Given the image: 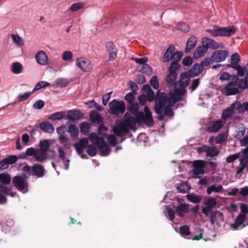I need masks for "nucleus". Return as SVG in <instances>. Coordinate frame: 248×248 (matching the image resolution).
<instances>
[{"label": "nucleus", "mask_w": 248, "mask_h": 248, "mask_svg": "<svg viewBox=\"0 0 248 248\" xmlns=\"http://www.w3.org/2000/svg\"><path fill=\"white\" fill-rule=\"evenodd\" d=\"M144 111V113L141 112L135 117L130 116L128 113L126 112L124 115V121H122V122L125 126H127L128 129L130 128L131 129L136 126L137 122L144 123L147 126L152 125L154 123L152 114L147 106H145Z\"/></svg>", "instance_id": "nucleus-1"}, {"label": "nucleus", "mask_w": 248, "mask_h": 248, "mask_svg": "<svg viewBox=\"0 0 248 248\" xmlns=\"http://www.w3.org/2000/svg\"><path fill=\"white\" fill-rule=\"evenodd\" d=\"M170 101L168 94L165 93L158 92L155 96V112L158 114L157 119L159 121H162L164 119L165 116L163 114V108L165 105L170 104Z\"/></svg>", "instance_id": "nucleus-2"}, {"label": "nucleus", "mask_w": 248, "mask_h": 248, "mask_svg": "<svg viewBox=\"0 0 248 248\" xmlns=\"http://www.w3.org/2000/svg\"><path fill=\"white\" fill-rule=\"evenodd\" d=\"M188 85H186L185 82L179 80L175 84L174 92L169 93V99L171 101V104L174 105L176 102L181 100L182 96L186 93V88Z\"/></svg>", "instance_id": "nucleus-3"}, {"label": "nucleus", "mask_w": 248, "mask_h": 248, "mask_svg": "<svg viewBox=\"0 0 248 248\" xmlns=\"http://www.w3.org/2000/svg\"><path fill=\"white\" fill-rule=\"evenodd\" d=\"M243 90L248 89V75L244 79L239 80V83L235 81H230L225 86L224 89L227 95H235L239 93L238 89Z\"/></svg>", "instance_id": "nucleus-4"}, {"label": "nucleus", "mask_w": 248, "mask_h": 248, "mask_svg": "<svg viewBox=\"0 0 248 248\" xmlns=\"http://www.w3.org/2000/svg\"><path fill=\"white\" fill-rule=\"evenodd\" d=\"M89 137L93 144L97 145L100 149L102 155L107 156L110 154L111 150L103 137H99L94 132L90 133Z\"/></svg>", "instance_id": "nucleus-5"}, {"label": "nucleus", "mask_w": 248, "mask_h": 248, "mask_svg": "<svg viewBox=\"0 0 248 248\" xmlns=\"http://www.w3.org/2000/svg\"><path fill=\"white\" fill-rule=\"evenodd\" d=\"M203 70L202 65L196 63L188 71L182 73L179 79L185 82L186 85H189L190 82V78L199 76Z\"/></svg>", "instance_id": "nucleus-6"}, {"label": "nucleus", "mask_w": 248, "mask_h": 248, "mask_svg": "<svg viewBox=\"0 0 248 248\" xmlns=\"http://www.w3.org/2000/svg\"><path fill=\"white\" fill-rule=\"evenodd\" d=\"M236 30V28L234 26L227 27H219L215 26L212 29L206 30V31L214 37H230L235 33Z\"/></svg>", "instance_id": "nucleus-7"}, {"label": "nucleus", "mask_w": 248, "mask_h": 248, "mask_svg": "<svg viewBox=\"0 0 248 248\" xmlns=\"http://www.w3.org/2000/svg\"><path fill=\"white\" fill-rule=\"evenodd\" d=\"M12 182L18 190L24 193L28 191V176L26 174H22L14 177Z\"/></svg>", "instance_id": "nucleus-8"}, {"label": "nucleus", "mask_w": 248, "mask_h": 248, "mask_svg": "<svg viewBox=\"0 0 248 248\" xmlns=\"http://www.w3.org/2000/svg\"><path fill=\"white\" fill-rule=\"evenodd\" d=\"M109 113L112 115H117L123 114L125 110V105L123 101H118L113 99L109 103Z\"/></svg>", "instance_id": "nucleus-9"}, {"label": "nucleus", "mask_w": 248, "mask_h": 248, "mask_svg": "<svg viewBox=\"0 0 248 248\" xmlns=\"http://www.w3.org/2000/svg\"><path fill=\"white\" fill-rule=\"evenodd\" d=\"M39 148L37 149L40 156H37V159H41L42 161L44 162L47 159V151L49 150V148L50 146V143L49 140H41L39 142Z\"/></svg>", "instance_id": "nucleus-10"}, {"label": "nucleus", "mask_w": 248, "mask_h": 248, "mask_svg": "<svg viewBox=\"0 0 248 248\" xmlns=\"http://www.w3.org/2000/svg\"><path fill=\"white\" fill-rule=\"evenodd\" d=\"M192 173L194 175H203L204 173L205 161L202 160H197L194 161L192 164Z\"/></svg>", "instance_id": "nucleus-11"}, {"label": "nucleus", "mask_w": 248, "mask_h": 248, "mask_svg": "<svg viewBox=\"0 0 248 248\" xmlns=\"http://www.w3.org/2000/svg\"><path fill=\"white\" fill-rule=\"evenodd\" d=\"M76 64L83 71L88 72L92 68L90 61L85 58H78L76 60Z\"/></svg>", "instance_id": "nucleus-12"}, {"label": "nucleus", "mask_w": 248, "mask_h": 248, "mask_svg": "<svg viewBox=\"0 0 248 248\" xmlns=\"http://www.w3.org/2000/svg\"><path fill=\"white\" fill-rule=\"evenodd\" d=\"M33 156V157L35 159L36 161L39 162H43L42 161V159L40 158L39 159H37V156H40L38 152L37 151V149L33 147L28 148L26 149L25 152H21L19 155L18 157L20 159H25L28 156Z\"/></svg>", "instance_id": "nucleus-13"}, {"label": "nucleus", "mask_w": 248, "mask_h": 248, "mask_svg": "<svg viewBox=\"0 0 248 248\" xmlns=\"http://www.w3.org/2000/svg\"><path fill=\"white\" fill-rule=\"evenodd\" d=\"M235 111H237L238 113L239 108L236 100L232 103L229 107L223 110L222 113V118L225 120L228 119L235 113Z\"/></svg>", "instance_id": "nucleus-14"}, {"label": "nucleus", "mask_w": 248, "mask_h": 248, "mask_svg": "<svg viewBox=\"0 0 248 248\" xmlns=\"http://www.w3.org/2000/svg\"><path fill=\"white\" fill-rule=\"evenodd\" d=\"M113 131L115 135L119 137H123L129 132L127 126H125L122 121H121L118 124L113 127Z\"/></svg>", "instance_id": "nucleus-15"}, {"label": "nucleus", "mask_w": 248, "mask_h": 248, "mask_svg": "<svg viewBox=\"0 0 248 248\" xmlns=\"http://www.w3.org/2000/svg\"><path fill=\"white\" fill-rule=\"evenodd\" d=\"M246 219V216L243 214H239L238 216L236 217L234 223L231 225V228L233 230H237L240 226H242V228H245L248 225V223L247 224L245 223V221Z\"/></svg>", "instance_id": "nucleus-16"}, {"label": "nucleus", "mask_w": 248, "mask_h": 248, "mask_svg": "<svg viewBox=\"0 0 248 248\" xmlns=\"http://www.w3.org/2000/svg\"><path fill=\"white\" fill-rule=\"evenodd\" d=\"M106 48L109 54V60L114 61L117 58V49L113 42L109 41L106 44Z\"/></svg>", "instance_id": "nucleus-17"}, {"label": "nucleus", "mask_w": 248, "mask_h": 248, "mask_svg": "<svg viewBox=\"0 0 248 248\" xmlns=\"http://www.w3.org/2000/svg\"><path fill=\"white\" fill-rule=\"evenodd\" d=\"M224 124L221 120L211 121L207 127V131L210 133L217 132Z\"/></svg>", "instance_id": "nucleus-18"}, {"label": "nucleus", "mask_w": 248, "mask_h": 248, "mask_svg": "<svg viewBox=\"0 0 248 248\" xmlns=\"http://www.w3.org/2000/svg\"><path fill=\"white\" fill-rule=\"evenodd\" d=\"M190 212L189 204L187 203H179L175 207V213L180 217H184L185 213Z\"/></svg>", "instance_id": "nucleus-19"}, {"label": "nucleus", "mask_w": 248, "mask_h": 248, "mask_svg": "<svg viewBox=\"0 0 248 248\" xmlns=\"http://www.w3.org/2000/svg\"><path fill=\"white\" fill-rule=\"evenodd\" d=\"M228 55L226 50H217L213 52L211 57L215 62H218L224 61Z\"/></svg>", "instance_id": "nucleus-20"}, {"label": "nucleus", "mask_w": 248, "mask_h": 248, "mask_svg": "<svg viewBox=\"0 0 248 248\" xmlns=\"http://www.w3.org/2000/svg\"><path fill=\"white\" fill-rule=\"evenodd\" d=\"M89 140L86 138H81L78 142L75 143L73 146L78 154H81L83 152V149L86 148L88 145Z\"/></svg>", "instance_id": "nucleus-21"}, {"label": "nucleus", "mask_w": 248, "mask_h": 248, "mask_svg": "<svg viewBox=\"0 0 248 248\" xmlns=\"http://www.w3.org/2000/svg\"><path fill=\"white\" fill-rule=\"evenodd\" d=\"M202 45L206 47L207 50L208 48L216 49L219 47L217 42L207 37L202 38Z\"/></svg>", "instance_id": "nucleus-22"}, {"label": "nucleus", "mask_w": 248, "mask_h": 248, "mask_svg": "<svg viewBox=\"0 0 248 248\" xmlns=\"http://www.w3.org/2000/svg\"><path fill=\"white\" fill-rule=\"evenodd\" d=\"M35 59L37 63L41 65H46L48 63V57L46 53L42 50L36 54Z\"/></svg>", "instance_id": "nucleus-23"}, {"label": "nucleus", "mask_w": 248, "mask_h": 248, "mask_svg": "<svg viewBox=\"0 0 248 248\" xmlns=\"http://www.w3.org/2000/svg\"><path fill=\"white\" fill-rule=\"evenodd\" d=\"M83 116L79 110H72L68 111L66 115V119L71 121H76L80 119Z\"/></svg>", "instance_id": "nucleus-24"}, {"label": "nucleus", "mask_w": 248, "mask_h": 248, "mask_svg": "<svg viewBox=\"0 0 248 248\" xmlns=\"http://www.w3.org/2000/svg\"><path fill=\"white\" fill-rule=\"evenodd\" d=\"M175 48L174 46L170 45L166 50L162 58V61L164 62H168L170 60H173V56Z\"/></svg>", "instance_id": "nucleus-25"}, {"label": "nucleus", "mask_w": 248, "mask_h": 248, "mask_svg": "<svg viewBox=\"0 0 248 248\" xmlns=\"http://www.w3.org/2000/svg\"><path fill=\"white\" fill-rule=\"evenodd\" d=\"M33 174L37 177H42L44 175L45 169L40 164H35L31 168Z\"/></svg>", "instance_id": "nucleus-26"}, {"label": "nucleus", "mask_w": 248, "mask_h": 248, "mask_svg": "<svg viewBox=\"0 0 248 248\" xmlns=\"http://www.w3.org/2000/svg\"><path fill=\"white\" fill-rule=\"evenodd\" d=\"M197 43V38L195 36H191L187 41L186 46L185 49V52L189 53L196 45Z\"/></svg>", "instance_id": "nucleus-27"}, {"label": "nucleus", "mask_w": 248, "mask_h": 248, "mask_svg": "<svg viewBox=\"0 0 248 248\" xmlns=\"http://www.w3.org/2000/svg\"><path fill=\"white\" fill-rule=\"evenodd\" d=\"M39 127L46 133H52L54 132V128L52 124L48 122L41 123L40 124Z\"/></svg>", "instance_id": "nucleus-28"}, {"label": "nucleus", "mask_w": 248, "mask_h": 248, "mask_svg": "<svg viewBox=\"0 0 248 248\" xmlns=\"http://www.w3.org/2000/svg\"><path fill=\"white\" fill-rule=\"evenodd\" d=\"M89 116L91 121L93 123L96 122L97 124H99L102 122L103 118L101 115L94 110L91 111Z\"/></svg>", "instance_id": "nucleus-29"}, {"label": "nucleus", "mask_w": 248, "mask_h": 248, "mask_svg": "<svg viewBox=\"0 0 248 248\" xmlns=\"http://www.w3.org/2000/svg\"><path fill=\"white\" fill-rule=\"evenodd\" d=\"M207 49L205 46L202 45V46L198 47L195 52L194 53V58L198 59L203 56L207 51Z\"/></svg>", "instance_id": "nucleus-30"}, {"label": "nucleus", "mask_w": 248, "mask_h": 248, "mask_svg": "<svg viewBox=\"0 0 248 248\" xmlns=\"http://www.w3.org/2000/svg\"><path fill=\"white\" fill-rule=\"evenodd\" d=\"M186 197L189 202L194 203H199L202 201L201 196L194 193L187 194Z\"/></svg>", "instance_id": "nucleus-31"}, {"label": "nucleus", "mask_w": 248, "mask_h": 248, "mask_svg": "<svg viewBox=\"0 0 248 248\" xmlns=\"http://www.w3.org/2000/svg\"><path fill=\"white\" fill-rule=\"evenodd\" d=\"M240 61V56L238 53H235L231 56V64H228L227 66L229 67H234L238 65V62Z\"/></svg>", "instance_id": "nucleus-32"}, {"label": "nucleus", "mask_w": 248, "mask_h": 248, "mask_svg": "<svg viewBox=\"0 0 248 248\" xmlns=\"http://www.w3.org/2000/svg\"><path fill=\"white\" fill-rule=\"evenodd\" d=\"M223 189V186L220 185L214 184L207 188L206 192L208 195L211 194L213 192H219Z\"/></svg>", "instance_id": "nucleus-33"}, {"label": "nucleus", "mask_w": 248, "mask_h": 248, "mask_svg": "<svg viewBox=\"0 0 248 248\" xmlns=\"http://www.w3.org/2000/svg\"><path fill=\"white\" fill-rule=\"evenodd\" d=\"M178 74L172 73V72H169V75L166 78V81L171 85H174L177 82L176 80L177 78Z\"/></svg>", "instance_id": "nucleus-34"}, {"label": "nucleus", "mask_w": 248, "mask_h": 248, "mask_svg": "<svg viewBox=\"0 0 248 248\" xmlns=\"http://www.w3.org/2000/svg\"><path fill=\"white\" fill-rule=\"evenodd\" d=\"M68 132L73 138H77L79 134L78 128L75 124H71L69 126Z\"/></svg>", "instance_id": "nucleus-35"}, {"label": "nucleus", "mask_w": 248, "mask_h": 248, "mask_svg": "<svg viewBox=\"0 0 248 248\" xmlns=\"http://www.w3.org/2000/svg\"><path fill=\"white\" fill-rule=\"evenodd\" d=\"M65 116V112L64 111H59L51 115L48 117V119L51 121L60 120L63 119Z\"/></svg>", "instance_id": "nucleus-36"}, {"label": "nucleus", "mask_w": 248, "mask_h": 248, "mask_svg": "<svg viewBox=\"0 0 248 248\" xmlns=\"http://www.w3.org/2000/svg\"><path fill=\"white\" fill-rule=\"evenodd\" d=\"M219 151L218 149L215 146H209L207 154V156L213 157L218 155Z\"/></svg>", "instance_id": "nucleus-37"}, {"label": "nucleus", "mask_w": 248, "mask_h": 248, "mask_svg": "<svg viewBox=\"0 0 248 248\" xmlns=\"http://www.w3.org/2000/svg\"><path fill=\"white\" fill-rule=\"evenodd\" d=\"M239 108L238 113L243 114L245 111L248 112V101L243 103L239 100H236Z\"/></svg>", "instance_id": "nucleus-38"}, {"label": "nucleus", "mask_w": 248, "mask_h": 248, "mask_svg": "<svg viewBox=\"0 0 248 248\" xmlns=\"http://www.w3.org/2000/svg\"><path fill=\"white\" fill-rule=\"evenodd\" d=\"M130 106L128 108L129 111L133 115H135L136 117L137 115L142 112V111H139V105L138 103L130 104Z\"/></svg>", "instance_id": "nucleus-39"}, {"label": "nucleus", "mask_w": 248, "mask_h": 248, "mask_svg": "<svg viewBox=\"0 0 248 248\" xmlns=\"http://www.w3.org/2000/svg\"><path fill=\"white\" fill-rule=\"evenodd\" d=\"M11 181L10 175L8 173L0 174V182L4 185H9Z\"/></svg>", "instance_id": "nucleus-40"}, {"label": "nucleus", "mask_w": 248, "mask_h": 248, "mask_svg": "<svg viewBox=\"0 0 248 248\" xmlns=\"http://www.w3.org/2000/svg\"><path fill=\"white\" fill-rule=\"evenodd\" d=\"M173 105L171 104V102H170V104H167L164 107V115H166L169 117H172L174 115V112L172 108Z\"/></svg>", "instance_id": "nucleus-41"}, {"label": "nucleus", "mask_w": 248, "mask_h": 248, "mask_svg": "<svg viewBox=\"0 0 248 248\" xmlns=\"http://www.w3.org/2000/svg\"><path fill=\"white\" fill-rule=\"evenodd\" d=\"M79 127L81 133L85 135L89 133L90 129V125L89 124L86 122L81 123L79 125Z\"/></svg>", "instance_id": "nucleus-42"}, {"label": "nucleus", "mask_w": 248, "mask_h": 248, "mask_svg": "<svg viewBox=\"0 0 248 248\" xmlns=\"http://www.w3.org/2000/svg\"><path fill=\"white\" fill-rule=\"evenodd\" d=\"M22 70V64L18 62H14L12 65V71L14 74H19Z\"/></svg>", "instance_id": "nucleus-43"}, {"label": "nucleus", "mask_w": 248, "mask_h": 248, "mask_svg": "<svg viewBox=\"0 0 248 248\" xmlns=\"http://www.w3.org/2000/svg\"><path fill=\"white\" fill-rule=\"evenodd\" d=\"M181 67V65L177 62H172L169 68V72H172V73L177 74V71Z\"/></svg>", "instance_id": "nucleus-44"}, {"label": "nucleus", "mask_w": 248, "mask_h": 248, "mask_svg": "<svg viewBox=\"0 0 248 248\" xmlns=\"http://www.w3.org/2000/svg\"><path fill=\"white\" fill-rule=\"evenodd\" d=\"M86 152L91 156H94L96 155V148L94 144H90L87 146Z\"/></svg>", "instance_id": "nucleus-45"}, {"label": "nucleus", "mask_w": 248, "mask_h": 248, "mask_svg": "<svg viewBox=\"0 0 248 248\" xmlns=\"http://www.w3.org/2000/svg\"><path fill=\"white\" fill-rule=\"evenodd\" d=\"M217 203L216 199L213 197L208 198V199L204 202V204L206 206L211 209H213L214 207L216 205Z\"/></svg>", "instance_id": "nucleus-46"}, {"label": "nucleus", "mask_w": 248, "mask_h": 248, "mask_svg": "<svg viewBox=\"0 0 248 248\" xmlns=\"http://www.w3.org/2000/svg\"><path fill=\"white\" fill-rule=\"evenodd\" d=\"M49 85V83L46 81H39L36 84V85L34 87L32 91L34 93L37 91L39 90L40 89H41L43 88L48 86Z\"/></svg>", "instance_id": "nucleus-47"}, {"label": "nucleus", "mask_w": 248, "mask_h": 248, "mask_svg": "<svg viewBox=\"0 0 248 248\" xmlns=\"http://www.w3.org/2000/svg\"><path fill=\"white\" fill-rule=\"evenodd\" d=\"M179 230L182 235H189L190 234L189 227L186 225L181 226Z\"/></svg>", "instance_id": "nucleus-48"}, {"label": "nucleus", "mask_w": 248, "mask_h": 248, "mask_svg": "<svg viewBox=\"0 0 248 248\" xmlns=\"http://www.w3.org/2000/svg\"><path fill=\"white\" fill-rule=\"evenodd\" d=\"M11 37L15 43H16L18 46H21L24 45V43L22 38L18 35L12 34L11 35Z\"/></svg>", "instance_id": "nucleus-49"}, {"label": "nucleus", "mask_w": 248, "mask_h": 248, "mask_svg": "<svg viewBox=\"0 0 248 248\" xmlns=\"http://www.w3.org/2000/svg\"><path fill=\"white\" fill-rule=\"evenodd\" d=\"M33 93V92L32 91L31 92H26L23 94H19L17 97L18 101L21 102L27 100Z\"/></svg>", "instance_id": "nucleus-50"}, {"label": "nucleus", "mask_w": 248, "mask_h": 248, "mask_svg": "<svg viewBox=\"0 0 248 248\" xmlns=\"http://www.w3.org/2000/svg\"><path fill=\"white\" fill-rule=\"evenodd\" d=\"M73 57V54L70 51H65L62 54V58L65 61H70Z\"/></svg>", "instance_id": "nucleus-51"}, {"label": "nucleus", "mask_w": 248, "mask_h": 248, "mask_svg": "<svg viewBox=\"0 0 248 248\" xmlns=\"http://www.w3.org/2000/svg\"><path fill=\"white\" fill-rule=\"evenodd\" d=\"M177 28L178 30L184 32H188L190 30L189 26L185 23H179L177 24Z\"/></svg>", "instance_id": "nucleus-52"}, {"label": "nucleus", "mask_w": 248, "mask_h": 248, "mask_svg": "<svg viewBox=\"0 0 248 248\" xmlns=\"http://www.w3.org/2000/svg\"><path fill=\"white\" fill-rule=\"evenodd\" d=\"M177 189L180 192L186 193L189 190V188L186 183H182L177 187Z\"/></svg>", "instance_id": "nucleus-53"}, {"label": "nucleus", "mask_w": 248, "mask_h": 248, "mask_svg": "<svg viewBox=\"0 0 248 248\" xmlns=\"http://www.w3.org/2000/svg\"><path fill=\"white\" fill-rule=\"evenodd\" d=\"M150 85L155 89H157L159 88V82L156 76H153L150 81Z\"/></svg>", "instance_id": "nucleus-54"}, {"label": "nucleus", "mask_w": 248, "mask_h": 248, "mask_svg": "<svg viewBox=\"0 0 248 248\" xmlns=\"http://www.w3.org/2000/svg\"><path fill=\"white\" fill-rule=\"evenodd\" d=\"M135 95L136 94L133 93H129L125 95L124 96V99L129 104H132L133 103V101L135 99Z\"/></svg>", "instance_id": "nucleus-55"}, {"label": "nucleus", "mask_w": 248, "mask_h": 248, "mask_svg": "<svg viewBox=\"0 0 248 248\" xmlns=\"http://www.w3.org/2000/svg\"><path fill=\"white\" fill-rule=\"evenodd\" d=\"M9 165H12L16 162L17 157L16 155H10L5 158Z\"/></svg>", "instance_id": "nucleus-56"}, {"label": "nucleus", "mask_w": 248, "mask_h": 248, "mask_svg": "<svg viewBox=\"0 0 248 248\" xmlns=\"http://www.w3.org/2000/svg\"><path fill=\"white\" fill-rule=\"evenodd\" d=\"M84 6V5L81 2H78L74 4H73L70 8V9L72 12L77 11L81 8H82Z\"/></svg>", "instance_id": "nucleus-57"}, {"label": "nucleus", "mask_w": 248, "mask_h": 248, "mask_svg": "<svg viewBox=\"0 0 248 248\" xmlns=\"http://www.w3.org/2000/svg\"><path fill=\"white\" fill-rule=\"evenodd\" d=\"M200 83V78L194 79L191 83V86L190 87V89L191 90V92L195 90L197 87L199 86Z\"/></svg>", "instance_id": "nucleus-58"}, {"label": "nucleus", "mask_w": 248, "mask_h": 248, "mask_svg": "<svg viewBox=\"0 0 248 248\" xmlns=\"http://www.w3.org/2000/svg\"><path fill=\"white\" fill-rule=\"evenodd\" d=\"M240 153H239L229 155L228 157H227L226 161L229 163H232L234 160L238 159L240 157Z\"/></svg>", "instance_id": "nucleus-59"}, {"label": "nucleus", "mask_w": 248, "mask_h": 248, "mask_svg": "<svg viewBox=\"0 0 248 248\" xmlns=\"http://www.w3.org/2000/svg\"><path fill=\"white\" fill-rule=\"evenodd\" d=\"M210 217L215 219V220L217 221V218H222V213L218 211H213L210 216Z\"/></svg>", "instance_id": "nucleus-60"}, {"label": "nucleus", "mask_w": 248, "mask_h": 248, "mask_svg": "<svg viewBox=\"0 0 248 248\" xmlns=\"http://www.w3.org/2000/svg\"><path fill=\"white\" fill-rule=\"evenodd\" d=\"M45 106V102L42 100L36 101L33 105V107L36 109H40Z\"/></svg>", "instance_id": "nucleus-61"}, {"label": "nucleus", "mask_w": 248, "mask_h": 248, "mask_svg": "<svg viewBox=\"0 0 248 248\" xmlns=\"http://www.w3.org/2000/svg\"><path fill=\"white\" fill-rule=\"evenodd\" d=\"M107 139L109 144L112 146H114L117 145V139L114 135H108L107 137Z\"/></svg>", "instance_id": "nucleus-62"}, {"label": "nucleus", "mask_w": 248, "mask_h": 248, "mask_svg": "<svg viewBox=\"0 0 248 248\" xmlns=\"http://www.w3.org/2000/svg\"><path fill=\"white\" fill-rule=\"evenodd\" d=\"M142 68L140 69V71L142 73H145L147 74H151L152 72V69L151 67L148 64H145L144 66H142Z\"/></svg>", "instance_id": "nucleus-63"}, {"label": "nucleus", "mask_w": 248, "mask_h": 248, "mask_svg": "<svg viewBox=\"0 0 248 248\" xmlns=\"http://www.w3.org/2000/svg\"><path fill=\"white\" fill-rule=\"evenodd\" d=\"M225 140V136L224 133H220L216 138V143L217 144L222 143Z\"/></svg>", "instance_id": "nucleus-64"}]
</instances>
